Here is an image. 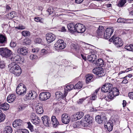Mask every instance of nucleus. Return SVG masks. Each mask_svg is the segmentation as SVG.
Here are the masks:
<instances>
[{
	"label": "nucleus",
	"mask_w": 133,
	"mask_h": 133,
	"mask_svg": "<svg viewBox=\"0 0 133 133\" xmlns=\"http://www.w3.org/2000/svg\"><path fill=\"white\" fill-rule=\"evenodd\" d=\"M112 87L113 85L111 84L108 83L103 85L101 88L102 91L104 92H107L111 90L109 92L107 96L105 97L106 100L108 101H110L114 97L119 95V91L117 88L116 87L112 88Z\"/></svg>",
	"instance_id": "obj_1"
},
{
	"label": "nucleus",
	"mask_w": 133,
	"mask_h": 133,
	"mask_svg": "<svg viewBox=\"0 0 133 133\" xmlns=\"http://www.w3.org/2000/svg\"><path fill=\"white\" fill-rule=\"evenodd\" d=\"M9 71L14 74L15 75L18 76L20 75L21 71L19 66L15 63H12L9 65Z\"/></svg>",
	"instance_id": "obj_2"
},
{
	"label": "nucleus",
	"mask_w": 133,
	"mask_h": 133,
	"mask_svg": "<svg viewBox=\"0 0 133 133\" xmlns=\"http://www.w3.org/2000/svg\"><path fill=\"white\" fill-rule=\"evenodd\" d=\"M109 41L113 42V43L117 47H120L122 46L123 43L121 39L119 37H116L113 36L111 38L109 39Z\"/></svg>",
	"instance_id": "obj_3"
},
{
	"label": "nucleus",
	"mask_w": 133,
	"mask_h": 133,
	"mask_svg": "<svg viewBox=\"0 0 133 133\" xmlns=\"http://www.w3.org/2000/svg\"><path fill=\"white\" fill-rule=\"evenodd\" d=\"M66 46V43L63 40L59 39L55 43L54 47L56 50H59L64 49Z\"/></svg>",
	"instance_id": "obj_4"
},
{
	"label": "nucleus",
	"mask_w": 133,
	"mask_h": 133,
	"mask_svg": "<svg viewBox=\"0 0 133 133\" xmlns=\"http://www.w3.org/2000/svg\"><path fill=\"white\" fill-rule=\"evenodd\" d=\"M92 72L99 76H103L105 75V70L101 67H98L94 68L92 70Z\"/></svg>",
	"instance_id": "obj_5"
},
{
	"label": "nucleus",
	"mask_w": 133,
	"mask_h": 133,
	"mask_svg": "<svg viewBox=\"0 0 133 133\" xmlns=\"http://www.w3.org/2000/svg\"><path fill=\"white\" fill-rule=\"evenodd\" d=\"M107 120V118L104 113H102L101 115H97L95 117V121L98 123L101 124Z\"/></svg>",
	"instance_id": "obj_6"
},
{
	"label": "nucleus",
	"mask_w": 133,
	"mask_h": 133,
	"mask_svg": "<svg viewBox=\"0 0 133 133\" xmlns=\"http://www.w3.org/2000/svg\"><path fill=\"white\" fill-rule=\"evenodd\" d=\"M25 85L22 83H21L18 84L17 87L16 92L17 94L21 95H24L25 92L24 89Z\"/></svg>",
	"instance_id": "obj_7"
},
{
	"label": "nucleus",
	"mask_w": 133,
	"mask_h": 133,
	"mask_svg": "<svg viewBox=\"0 0 133 133\" xmlns=\"http://www.w3.org/2000/svg\"><path fill=\"white\" fill-rule=\"evenodd\" d=\"M51 96V94L48 92H41L39 95V99L42 101H45L49 98Z\"/></svg>",
	"instance_id": "obj_8"
},
{
	"label": "nucleus",
	"mask_w": 133,
	"mask_h": 133,
	"mask_svg": "<svg viewBox=\"0 0 133 133\" xmlns=\"http://www.w3.org/2000/svg\"><path fill=\"white\" fill-rule=\"evenodd\" d=\"M76 32L78 33H83L86 30L85 26L82 24L77 23L75 24Z\"/></svg>",
	"instance_id": "obj_9"
},
{
	"label": "nucleus",
	"mask_w": 133,
	"mask_h": 133,
	"mask_svg": "<svg viewBox=\"0 0 133 133\" xmlns=\"http://www.w3.org/2000/svg\"><path fill=\"white\" fill-rule=\"evenodd\" d=\"M37 96V93L35 91H29L25 96V101L34 99Z\"/></svg>",
	"instance_id": "obj_10"
},
{
	"label": "nucleus",
	"mask_w": 133,
	"mask_h": 133,
	"mask_svg": "<svg viewBox=\"0 0 133 133\" xmlns=\"http://www.w3.org/2000/svg\"><path fill=\"white\" fill-rule=\"evenodd\" d=\"M114 32L113 28H107L104 31L103 36L104 38L106 39L110 38Z\"/></svg>",
	"instance_id": "obj_11"
},
{
	"label": "nucleus",
	"mask_w": 133,
	"mask_h": 133,
	"mask_svg": "<svg viewBox=\"0 0 133 133\" xmlns=\"http://www.w3.org/2000/svg\"><path fill=\"white\" fill-rule=\"evenodd\" d=\"M46 39L48 43H50L55 40V36L54 35L51 33L47 34L46 35Z\"/></svg>",
	"instance_id": "obj_12"
},
{
	"label": "nucleus",
	"mask_w": 133,
	"mask_h": 133,
	"mask_svg": "<svg viewBox=\"0 0 133 133\" xmlns=\"http://www.w3.org/2000/svg\"><path fill=\"white\" fill-rule=\"evenodd\" d=\"M70 120V117L67 114H64L62 115L61 121L63 123L67 124L69 123Z\"/></svg>",
	"instance_id": "obj_13"
},
{
	"label": "nucleus",
	"mask_w": 133,
	"mask_h": 133,
	"mask_svg": "<svg viewBox=\"0 0 133 133\" xmlns=\"http://www.w3.org/2000/svg\"><path fill=\"white\" fill-rule=\"evenodd\" d=\"M41 119L44 125L47 127H49V123L50 122V118L47 116L44 115L42 117Z\"/></svg>",
	"instance_id": "obj_14"
},
{
	"label": "nucleus",
	"mask_w": 133,
	"mask_h": 133,
	"mask_svg": "<svg viewBox=\"0 0 133 133\" xmlns=\"http://www.w3.org/2000/svg\"><path fill=\"white\" fill-rule=\"evenodd\" d=\"M73 88L74 89V87L73 85L70 84H66L64 87V92L65 95H67L68 92Z\"/></svg>",
	"instance_id": "obj_15"
},
{
	"label": "nucleus",
	"mask_w": 133,
	"mask_h": 133,
	"mask_svg": "<svg viewBox=\"0 0 133 133\" xmlns=\"http://www.w3.org/2000/svg\"><path fill=\"white\" fill-rule=\"evenodd\" d=\"M67 28L69 31L72 33L76 32L75 24L74 23L68 24Z\"/></svg>",
	"instance_id": "obj_16"
},
{
	"label": "nucleus",
	"mask_w": 133,
	"mask_h": 133,
	"mask_svg": "<svg viewBox=\"0 0 133 133\" xmlns=\"http://www.w3.org/2000/svg\"><path fill=\"white\" fill-rule=\"evenodd\" d=\"M113 124L112 121H109L107 123L104 124V127L107 128L108 131L110 132L112 131L113 129Z\"/></svg>",
	"instance_id": "obj_17"
},
{
	"label": "nucleus",
	"mask_w": 133,
	"mask_h": 133,
	"mask_svg": "<svg viewBox=\"0 0 133 133\" xmlns=\"http://www.w3.org/2000/svg\"><path fill=\"white\" fill-rule=\"evenodd\" d=\"M104 30V28L102 26H99L97 31V33L98 36L101 37H103Z\"/></svg>",
	"instance_id": "obj_18"
},
{
	"label": "nucleus",
	"mask_w": 133,
	"mask_h": 133,
	"mask_svg": "<svg viewBox=\"0 0 133 133\" xmlns=\"http://www.w3.org/2000/svg\"><path fill=\"white\" fill-rule=\"evenodd\" d=\"M84 118L85 121H87V124H88L89 126L93 122V117L90 116L89 115H87L84 117Z\"/></svg>",
	"instance_id": "obj_19"
},
{
	"label": "nucleus",
	"mask_w": 133,
	"mask_h": 133,
	"mask_svg": "<svg viewBox=\"0 0 133 133\" xmlns=\"http://www.w3.org/2000/svg\"><path fill=\"white\" fill-rule=\"evenodd\" d=\"M51 121L53 125V126L54 128H56L59 124V122L55 116H52Z\"/></svg>",
	"instance_id": "obj_20"
},
{
	"label": "nucleus",
	"mask_w": 133,
	"mask_h": 133,
	"mask_svg": "<svg viewBox=\"0 0 133 133\" xmlns=\"http://www.w3.org/2000/svg\"><path fill=\"white\" fill-rule=\"evenodd\" d=\"M7 38L6 37L2 35H0V46H3L4 45L5 43H6Z\"/></svg>",
	"instance_id": "obj_21"
},
{
	"label": "nucleus",
	"mask_w": 133,
	"mask_h": 133,
	"mask_svg": "<svg viewBox=\"0 0 133 133\" xmlns=\"http://www.w3.org/2000/svg\"><path fill=\"white\" fill-rule=\"evenodd\" d=\"M35 108L36 112L37 114H41L43 113V110L41 104L36 105Z\"/></svg>",
	"instance_id": "obj_22"
},
{
	"label": "nucleus",
	"mask_w": 133,
	"mask_h": 133,
	"mask_svg": "<svg viewBox=\"0 0 133 133\" xmlns=\"http://www.w3.org/2000/svg\"><path fill=\"white\" fill-rule=\"evenodd\" d=\"M22 122V121L20 119L16 120L13 122V126L14 127L16 128L17 127L21 125Z\"/></svg>",
	"instance_id": "obj_23"
},
{
	"label": "nucleus",
	"mask_w": 133,
	"mask_h": 133,
	"mask_svg": "<svg viewBox=\"0 0 133 133\" xmlns=\"http://www.w3.org/2000/svg\"><path fill=\"white\" fill-rule=\"evenodd\" d=\"M97 58V56L95 54H91L88 55V60L89 61H91L92 63H94L95 60Z\"/></svg>",
	"instance_id": "obj_24"
},
{
	"label": "nucleus",
	"mask_w": 133,
	"mask_h": 133,
	"mask_svg": "<svg viewBox=\"0 0 133 133\" xmlns=\"http://www.w3.org/2000/svg\"><path fill=\"white\" fill-rule=\"evenodd\" d=\"M16 96L14 94H12L9 95L7 97V100L9 103H11L13 102L15 99Z\"/></svg>",
	"instance_id": "obj_25"
},
{
	"label": "nucleus",
	"mask_w": 133,
	"mask_h": 133,
	"mask_svg": "<svg viewBox=\"0 0 133 133\" xmlns=\"http://www.w3.org/2000/svg\"><path fill=\"white\" fill-rule=\"evenodd\" d=\"M65 93L64 92L63 94L61 92H56L55 95L56 97L58 99L61 98L64 99L67 95H65Z\"/></svg>",
	"instance_id": "obj_26"
},
{
	"label": "nucleus",
	"mask_w": 133,
	"mask_h": 133,
	"mask_svg": "<svg viewBox=\"0 0 133 133\" xmlns=\"http://www.w3.org/2000/svg\"><path fill=\"white\" fill-rule=\"evenodd\" d=\"M9 108V105L8 104L6 103L3 104H0V109L2 110L6 111L8 110Z\"/></svg>",
	"instance_id": "obj_27"
},
{
	"label": "nucleus",
	"mask_w": 133,
	"mask_h": 133,
	"mask_svg": "<svg viewBox=\"0 0 133 133\" xmlns=\"http://www.w3.org/2000/svg\"><path fill=\"white\" fill-rule=\"evenodd\" d=\"M84 115V113L82 112H79L74 116L75 119L77 120L82 118Z\"/></svg>",
	"instance_id": "obj_28"
},
{
	"label": "nucleus",
	"mask_w": 133,
	"mask_h": 133,
	"mask_svg": "<svg viewBox=\"0 0 133 133\" xmlns=\"http://www.w3.org/2000/svg\"><path fill=\"white\" fill-rule=\"evenodd\" d=\"M5 51V52L4 56V57L10 58V57L13 55L11 51L10 50L8 49L7 48H6Z\"/></svg>",
	"instance_id": "obj_29"
},
{
	"label": "nucleus",
	"mask_w": 133,
	"mask_h": 133,
	"mask_svg": "<svg viewBox=\"0 0 133 133\" xmlns=\"http://www.w3.org/2000/svg\"><path fill=\"white\" fill-rule=\"evenodd\" d=\"M94 64H95V65H96L97 66H102L103 65V60L101 59H99L97 61L96 59Z\"/></svg>",
	"instance_id": "obj_30"
},
{
	"label": "nucleus",
	"mask_w": 133,
	"mask_h": 133,
	"mask_svg": "<svg viewBox=\"0 0 133 133\" xmlns=\"http://www.w3.org/2000/svg\"><path fill=\"white\" fill-rule=\"evenodd\" d=\"M132 20V19H125L123 18H120L118 19L117 22L119 23H127L126 22V21H131Z\"/></svg>",
	"instance_id": "obj_31"
},
{
	"label": "nucleus",
	"mask_w": 133,
	"mask_h": 133,
	"mask_svg": "<svg viewBox=\"0 0 133 133\" xmlns=\"http://www.w3.org/2000/svg\"><path fill=\"white\" fill-rule=\"evenodd\" d=\"M93 75L91 74H88L86 77V82L87 83H88L89 82H91V80L93 78Z\"/></svg>",
	"instance_id": "obj_32"
},
{
	"label": "nucleus",
	"mask_w": 133,
	"mask_h": 133,
	"mask_svg": "<svg viewBox=\"0 0 133 133\" xmlns=\"http://www.w3.org/2000/svg\"><path fill=\"white\" fill-rule=\"evenodd\" d=\"M12 129L10 126H6L4 129V133H11L12 132Z\"/></svg>",
	"instance_id": "obj_33"
},
{
	"label": "nucleus",
	"mask_w": 133,
	"mask_h": 133,
	"mask_svg": "<svg viewBox=\"0 0 133 133\" xmlns=\"http://www.w3.org/2000/svg\"><path fill=\"white\" fill-rule=\"evenodd\" d=\"M127 0H119L117 4L119 7H122L126 3Z\"/></svg>",
	"instance_id": "obj_34"
},
{
	"label": "nucleus",
	"mask_w": 133,
	"mask_h": 133,
	"mask_svg": "<svg viewBox=\"0 0 133 133\" xmlns=\"http://www.w3.org/2000/svg\"><path fill=\"white\" fill-rule=\"evenodd\" d=\"M128 51H133V44L127 45L124 47Z\"/></svg>",
	"instance_id": "obj_35"
},
{
	"label": "nucleus",
	"mask_w": 133,
	"mask_h": 133,
	"mask_svg": "<svg viewBox=\"0 0 133 133\" xmlns=\"http://www.w3.org/2000/svg\"><path fill=\"white\" fill-rule=\"evenodd\" d=\"M82 83L80 82H79L74 86V89H81L82 88Z\"/></svg>",
	"instance_id": "obj_36"
},
{
	"label": "nucleus",
	"mask_w": 133,
	"mask_h": 133,
	"mask_svg": "<svg viewBox=\"0 0 133 133\" xmlns=\"http://www.w3.org/2000/svg\"><path fill=\"white\" fill-rule=\"evenodd\" d=\"M5 118V115L3 114L2 111L0 110V122L3 121Z\"/></svg>",
	"instance_id": "obj_37"
},
{
	"label": "nucleus",
	"mask_w": 133,
	"mask_h": 133,
	"mask_svg": "<svg viewBox=\"0 0 133 133\" xmlns=\"http://www.w3.org/2000/svg\"><path fill=\"white\" fill-rule=\"evenodd\" d=\"M31 122L33 124L36 125H37L39 124L40 120L39 118L38 117V118H36L34 120H32Z\"/></svg>",
	"instance_id": "obj_38"
},
{
	"label": "nucleus",
	"mask_w": 133,
	"mask_h": 133,
	"mask_svg": "<svg viewBox=\"0 0 133 133\" xmlns=\"http://www.w3.org/2000/svg\"><path fill=\"white\" fill-rule=\"evenodd\" d=\"M6 48H0V55L4 57Z\"/></svg>",
	"instance_id": "obj_39"
},
{
	"label": "nucleus",
	"mask_w": 133,
	"mask_h": 133,
	"mask_svg": "<svg viewBox=\"0 0 133 133\" xmlns=\"http://www.w3.org/2000/svg\"><path fill=\"white\" fill-rule=\"evenodd\" d=\"M81 125L84 127H87V126H89V125L84 119L81 120L80 122Z\"/></svg>",
	"instance_id": "obj_40"
},
{
	"label": "nucleus",
	"mask_w": 133,
	"mask_h": 133,
	"mask_svg": "<svg viewBox=\"0 0 133 133\" xmlns=\"http://www.w3.org/2000/svg\"><path fill=\"white\" fill-rule=\"evenodd\" d=\"M25 49L24 47H21V48H19L18 50V52H19L20 54L22 55H25Z\"/></svg>",
	"instance_id": "obj_41"
},
{
	"label": "nucleus",
	"mask_w": 133,
	"mask_h": 133,
	"mask_svg": "<svg viewBox=\"0 0 133 133\" xmlns=\"http://www.w3.org/2000/svg\"><path fill=\"white\" fill-rule=\"evenodd\" d=\"M12 57V56L11 57H10L9 59H10L12 62H13L12 63H16L15 62L16 61H18L19 60V59L17 58V57H19V56H15L14 57Z\"/></svg>",
	"instance_id": "obj_42"
},
{
	"label": "nucleus",
	"mask_w": 133,
	"mask_h": 133,
	"mask_svg": "<svg viewBox=\"0 0 133 133\" xmlns=\"http://www.w3.org/2000/svg\"><path fill=\"white\" fill-rule=\"evenodd\" d=\"M28 125V128L30 129L31 132L33 131L34 129H33V126L31 124L30 122H28L27 123Z\"/></svg>",
	"instance_id": "obj_43"
},
{
	"label": "nucleus",
	"mask_w": 133,
	"mask_h": 133,
	"mask_svg": "<svg viewBox=\"0 0 133 133\" xmlns=\"http://www.w3.org/2000/svg\"><path fill=\"white\" fill-rule=\"evenodd\" d=\"M35 21L37 22H43V19L41 18L38 17H36L34 18Z\"/></svg>",
	"instance_id": "obj_44"
},
{
	"label": "nucleus",
	"mask_w": 133,
	"mask_h": 133,
	"mask_svg": "<svg viewBox=\"0 0 133 133\" xmlns=\"http://www.w3.org/2000/svg\"><path fill=\"white\" fill-rule=\"evenodd\" d=\"M8 16H10V18H12L15 16V13L14 12H12L8 14Z\"/></svg>",
	"instance_id": "obj_45"
},
{
	"label": "nucleus",
	"mask_w": 133,
	"mask_h": 133,
	"mask_svg": "<svg viewBox=\"0 0 133 133\" xmlns=\"http://www.w3.org/2000/svg\"><path fill=\"white\" fill-rule=\"evenodd\" d=\"M25 129H23L17 130L16 131L15 133H25Z\"/></svg>",
	"instance_id": "obj_46"
},
{
	"label": "nucleus",
	"mask_w": 133,
	"mask_h": 133,
	"mask_svg": "<svg viewBox=\"0 0 133 133\" xmlns=\"http://www.w3.org/2000/svg\"><path fill=\"white\" fill-rule=\"evenodd\" d=\"M31 117L32 120H34L36 118H38V117L37 116H36L34 113H32L31 116Z\"/></svg>",
	"instance_id": "obj_47"
},
{
	"label": "nucleus",
	"mask_w": 133,
	"mask_h": 133,
	"mask_svg": "<svg viewBox=\"0 0 133 133\" xmlns=\"http://www.w3.org/2000/svg\"><path fill=\"white\" fill-rule=\"evenodd\" d=\"M97 97L96 95L95 94H92L91 96L90 99L91 100H95V99Z\"/></svg>",
	"instance_id": "obj_48"
},
{
	"label": "nucleus",
	"mask_w": 133,
	"mask_h": 133,
	"mask_svg": "<svg viewBox=\"0 0 133 133\" xmlns=\"http://www.w3.org/2000/svg\"><path fill=\"white\" fill-rule=\"evenodd\" d=\"M30 58L32 60H34L37 58V56L35 55L32 54L30 56Z\"/></svg>",
	"instance_id": "obj_49"
},
{
	"label": "nucleus",
	"mask_w": 133,
	"mask_h": 133,
	"mask_svg": "<svg viewBox=\"0 0 133 133\" xmlns=\"http://www.w3.org/2000/svg\"><path fill=\"white\" fill-rule=\"evenodd\" d=\"M41 53L43 55H46L48 53V51L44 49H43L41 51Z\"/></svg>",
	"instance_id": "obj_50"
},
{
	"label": "nucleus",
	"mask_w": 133,
	"mask_h": 133,
	"mask_svg": "<svg viewBox=\"0 0 133 133\" xmlns=\"http://www.w3.org/2000/svg\"><path fill=\"white\" fill-rule=\"evenodd\" d=\"M16 43L15 42L13 41L11 42L10 44V46L11 47H15L16 46Z\"/></svg>",
	"instance_id": "obj_51"
},
{
	"label": "nucleus",
	"mask_w": 133,
	"mask_h": 133,
	"mask_svg": "<svg viewBox=\"0 0 133 133\" xmlns=\"http://www.w3.org/2000/svg\"><path fill=\"white\" fill-rule=\"evenodd\" d=\"M25 108V107L24 105H21L19 107V111L22 110H24Z\"/></svg>",
	"instance_id": "obj_52"
},
{
	"label": "nucleus",
	"mask_w": 133,
	"mask_h": 133,
	"mask_svg": "<svg viewBox=\"0 0 133 133\" xmlns=\"http://www.w3.org/2000/svg\"><path fill=\"white\" fill-rule=\"evenodd\" d=\"M31 43V40L29 38H27L25 41V44L29 45Z\"/></svg>",
	"instance_id": "obj_53"
},
{
	"label": "nucleus",
	"mask_w": 133,
	"mask_h": 133,
	"mask_svg": "<svg viewBox=\"0 0 133 133\" xmlns=\"http://www.w3.org/2000/svg\"><path fill=\"white\" fill-rule=\"evenodd\" d=\"M5 66V63L3 62H1L0 63V68H4Z\"/></svg>",
	"instance_id": "obj_54"
},
{
	"label": "nucleus",
	"mask_w": 133,
	"mask_h": 133,
	"mask_svg": "<svg viewBox=\"0 0 133 133\" xmlns=\"http://www.w3.org/2000/svg\"><path fill=\"white\" fill-rule=\"evenodd\" d=\"M130 98L132 99H133V92H129L128 94Z\"/></svg>",
	"instance_id": "obj_55"
},
{
	"label": "nucleus",
	"mask_w": 133,
	"mask_h": 133,
	"mask_svg": "<svg viewBox=\"0 0 133 133\" xmlns=\"http://www.w3.org/2000/svg\"><path fill=\"white\" fill-rule=\"evenodd\" d=\"M42 40L40 38H37L35 40L36 43H40L42 42Z\"/></svg>",
	"instance_id": "obj_56"
},
{
	"label": "nucleus",
	"mask_w": 133,
	"mask_h": 133,
	"mask_svg": "<svg viewBox=\"0 0 133 133\" xmlns=\"http://www.w3.org/2000/svg\"><path fill=\"white\" fill-rule=\"evenodd\" d=\"M72 46L76 50L78 49V46L76 44H72Z\"/></svg>",
	"instance_id": "obj_57"
},
{
	"label": "nucleus",
	"mask_w": 133,
	"mask_h": 133,
	"mask_svg": "<svg viewBox=\"0 0 133 133\" xmlns=\"http://www.w3.org/2000/svg\"><path fill=\"white\" fill-rule=\"evenodd\" d=\"M16 28L18 29H25V27L22 25H20L18 27H16Z\"/></svg>",
	"instance_id": "obj_58"
},
{
	"label": "nucleus",
	"mask_w": 133,
	"mask_h": 133,
	"mask_svg": "<svg viewBox=\"0 0 133 133\" xmlns=\"http://www.w3.org/2000/svg\"><path fill=\"white\" fill-rule=\"evenodd\" d=\"M84 100V98L80 99L77 101V103L79 104H82Z\"/></svg>",
	"instance_id": "obj_59"
},
{
	"label": "nucleus",
	"mask_w": 133,
	"mask_h": 133,
	"mask_svg": "<svg viewBox=\"0 0 133 133\" xmlns=\"http://www.w3.org/2000/svg\"><path fill=\"white\" fill-rule=\"evenodd\" d=\"M121 82V83L122 84H126L128 83V80L127 79H125V78Z\"/></svg>",
	"instance_id": "obj_60"
},
{
	"label": "nucleus",
	"mask_w": 133,
	"mask_h": 133,
	"mask_svg": "<svg viewBox=\"0 0 133 133\" xmlns=\"http://www.w3.org/2000/svg\"><path fill=\"white\" fill-rule=\"evenodd\" d=\"M30 33L29 31H25V38L26 37H29V36H30Z\"/></svg>",
	"instance_id": "obj_61"
},
{
	"label": "nucleus",
	"mask_w": 133,
	"mask_h": 133,
	"mask_svg": "<svg viewBox=\"0 0 133 133\" xmlns=\"http://www.w3.org/2000/svg\"><path fill=\"white\" fill-rule=\"evenodd\" d=\"M32 51L33 52H37L39 51L38 48L34 49H32Z\"/></svg>",
	"instance_id": "obj_62"
},
{
	"label": "nucleus",
	"mask_w": 133,
	"mask_h": 133,
	"mask_svg": "<svg viewBox=\"0 0 133 133\" xmlns=\"http://www.w3.org/2000/svg\"><path fill=\"white\" fill-rule=\"evenodd\" d=\"M84 0H75V1L76 3L78 4H80L82 3Z\"/></svg>",
	"instance_id": "obj_63"
},
{
	"label": "nucleus",
	"mask_w": 133,
	"mask_h": 133,
	"mask_svg": "<svg viewBox=\"0 0 133 133\" xmlns=\"http://www.w3.org/2000/svg\"><path fill=\"white\" fill-rule=\"evenodd\" d=\"M127 77H128L129 78H131L132 77V75L131 74H129L127 76H126L125 77L122 78L124 79L125 78Z\"/></svg>",
	"instance_id": "obj_64"
}]
</instances>
